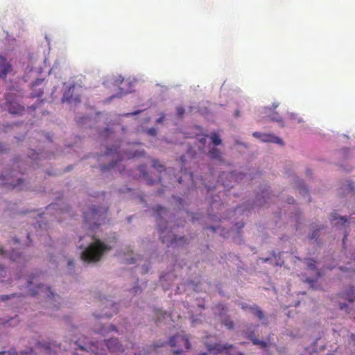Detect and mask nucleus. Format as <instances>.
<instances>
[{"label":"nucleus","instance_id":"obj_1","mask_svg":"<svg viewBox=\"0 0 355 355\" xmlns=\"http://www.w3.org/2000/svg\"><path fill=\"white\" fill-rule=\"evenodd\" d=\"M89 237L92 243L82 252L81 259L87 263L96 262L100 260L103 253L111 248L99 239H94V236Z\"/></svg>","mask_w":355,"mask_h":355},{"label":"nucleus","instance_id":"obj_2","mask_svg":"<svg viewBox=\"0 0 355 355\" xmlns=\"http://www.w3.org/2000/svg\"><path fill=\"white\" fill-rule=\"evenodd\" d=\"M24 279L26 282V295L35 296L37 295L44 293L48 298H51L54 296L49 287H46L43 284H41L40 281L42 277L40 275H31L28 277H25Z\"/></svg>","mask_w":355,"mask_h":355},{"label":"nucleus","instance_id":"obj_3","mask_svg":"<svg viewBox=\"0 0 355 355\" xmlns=\"http://www.w3.org/2000/svg\"><path fill=\"white\" fill-rule=\"evenodd\" d=\"M107 212V209H98L96 207H92L87 211L83 212L85 221L91 225L92 224L95 226H98L102 223V220L105 219V215Z\"/></svg>","mask_w":355,"mask_h":355},{"label":"nucleus","instance_id":"obj_4","mask_svg":"<svg viewBox=\"0 0 355 355\" xmlns=\"http://www.w3.org/2000/svg\"><path fill=\"white\" fill-rule=\"evenodd\" d=\"M168 344L171 347L177 348L173 349L175 354H180L182 352V347H184L186 349H189L191 347L189 338L182 331L171 336L169 338Z\"/></svg>","mask_w":355,"mask_h":355},{"label":"nucleus","instance_id":"obj_5","mask_svg":"<svg viewBox=\"0 0 355 355\" xmlns=\"http://www.w3.org/2000/svg\"><path fill=\"white\" fill-rule=\"evenodd\" d=\"M238 178V174L230 172H223L218 178L217 187L221 185L224 189H229L233 187L232 182Z\"/></svg>","mask_w":355,"mask_h":355},{"label":"nucleus","instance_id":"obj_6","mask_svg":"<svg viewBox=\"0 0 355 355\" xmlns=\"http://www.w3.org/2000/svg\"><path fill=\"white\" fill-rule=\"evenodd\" d=\"M165 230H160L159 235L162 243H167L168 246L176 245L179 242L182 243L184 241V237L178 239L177 236L172 234L171 232H168L166 234H165Z\"/></svg>","mask_w":355,"mask_h":355},{"label":"nucleus","instance_id":"obj_7","mask_svg":"<svg viewBox=\"0 0 355 355\" xmlns=\"http://www.w3.org/2000/svg\"><path fill=\"white\" fill-rule=\"evenodd\" d=\"M99 345H102L101 343H99L98 341L94 343L91 342L89 343H85L84 345H80L79 347L80 349H84L87 352H91L95 354H101V355H105L104 349H99Z\"/></svg>","mask_w":355,"mask_h":355},{"label":"nucleus","instance_id":"obj_8","mask_svg":"<svg viewBox=\"0 0 355 355\" xmlns=\"http://www.w3.org/2000/svg\"><path fill=\"white\" fill-rule=\"evenodd\" d=\"M105 344L110 352H122L123 349L119 340L115 338L105 340Z\"/></svg>","mask_w":355,"mask_h":355},{"label":"nucleus","instance_id":"obj_9","mask_svg":"<svg viewBox=\"0 0 355 355\" xmlns=\"http://www.w3.org/2000/svg\"><path fill=\"white\" fill-rule=\"evenodd\" d=\"M11 65L3 56H0V78L6 77L8 72L11 71Z\"/></svg>","mask_w":355,"mask_h":355},{"label":"nucleus","instance_id":"obj_10","mask_svg":"<svg viewBox=\"0 0 355 355\" xmlns=\"http://www.w3.org/2000/svg\"><path fill=\"white\" fill-rule=\"evenodd\" d=\"M8 112L12 114H22L25 110L24 106L17 102H9L7 105Z\"/></svg>","mask_w":355,"mask_h":355},{"label":"nucleus","instance_id":"obj_11","mask_svg":"<svg viewBox=\"0 0 355 355\" xmlns=\"http://www.w3.org/2000/svg\"><path fill=\"white\" fill-rule=\"evenodd\" d=\"M0 255L4 257H8L9 259L12 261L21 262V260L23 259L21 254L15 250H12L11 252L8 253L4 250L3 248H0Z\"/></svg>","mask_w":355,"mask_h":355},{"label":"nucleus","instance_id":"obj_12","mask_svg":"<svg viewBox=\"0 0 355 355\" xmlns=\"http://www.w3.org/2000/svg\"><path fill=\"white\" fill-rule=\"evenodd\" d=\"M245 335L246 337L249 338L254 345H259L261 348H265L267 347V344L266 342L261 341L254 336V331H251L249 329H248L245 331Z\"/></svg>","mask_w":355,"mask_h":355},{"label":"nucleus","instance_id":"obj_13","mask_svg":"<svg viewBox=\"0 0 355 355\" xmlns=\"http://www.w3.org/2000/svg\"><path fill=\"white\" fill-rule=\"evenodd\" d=\"M261 141L263 142H271L283 145V141L278 137H276L271 134H263Z\"/></svg>","mask_w":355,"mask_h":355},{"label":"nucleus","instance_id":"obj_14","mask_svg":"<svg viewBox=\"0 0 355 355\" xmlns=\"http://www.w3.org/2000/svg\"><path fill=\"white\" fill-rule=\"evenodd\" d=\"M305 261L307 266V268L313 271L317 277H320V272L319 270L316 268V261L314 259L310 258L306 259Z\"/></svg>","mask_w":355,"mask_h":355},{"label":"nucleus","instance_id":"obj_15","mask_svg":"<svg viewBox=\"0 0 355 355\" xmlns=\"http://www.w3.org/2000/svg\"><path fill=\"white\" fill-rule=\"evenodd\" d=\"M347 218L345 216H339L336 211H334L331 215V221L333 223L334 221L338 220L334 223L335 225L338 224L344 225L347 222Z\"/></svg>","mask_w":355,"mask_h":355},{"label":"nucleus","instance_id":"obj_16","mask_svg":"<svg viewBox=\"0 0 355 355\" xmlns=\"http://www.w3.org/2000/svg\"><path fill=\"white\" fill-rule=\"evenodd\" d=\"M208 156L211 159H222L221 152L216 147L212 148L208 152Z\"/></svg>","mask_w":355,"mask_h":355},{"label":"nucleus","instance_id":"obj_17","mask_svg":"<svg viewBox=\"0 0 355 355\" xmlns=\"http://www.w3.org/2000/svg\"><path fill=\"white\" fill-rule=\"evenodd\" d=\"M114 150V153H116V159L114 161H112L111 163H110L108 166H101L102 171H105V170L114 169L116 166L118 162L121 160V159H119L120 156L119 153L116 152L117 149L115 148Z\"/></svg>","mask_w":355,"mask_h":355},{"label":"nucleus","instance_id":"obj_18","mask_svg":"<svg viewBox=\"0 0 355 355\" xmlns=\"http://www.w3.org/2000/svg\"><path fill=\"white\" fill-rule=\"evenodd\" d=\"M145 155L144 150H130L127 153L126 157L128 159L142 157Z\"/></svg>","mask_w":355,"mask_h":355},{"label":"nucleus","instance_id":"obj_19","mask_svg":"<svg viewBox=\"0 0 355 355\" xmlns=\"http://www.w3.org/2000/svg\"><path fill=\"white\" fill-rule=\"evenodd\" d=\"M250 311L254 315H255L260 320L263 319L264 317L263 311L256 304H254L252 307H250Z\"/></svg>","mask_w":355,"mask_h":355},{"label":"nucleus","instance_id":"obj_20","mask_svg":"<svg viewBox=\"0 0 355 355\" xmlns=\"http://www.w3.org/2000/svg\"><path fill=\"white\" fill-rule=\"evenodd\" d=\"M153 210L156 213L157 221L161 219L162 215L166 214L167 212L166 209L164 207H162L159 205L153 208Z\"/></svg>","mask_w":355,"mask_h":355},{"label":"nucleus","instance_id":"obj_21","mask_svg":"<svg viewBox=\"0 0 355 355\" xmlns=\"http://www.w3.org/2000/svg\"><path fill=\"white\" fill-rule=\"evenodd\" d=\"M9 355H35L33 350L31 348L28 351L21 352L20 354L16 351L15 348H11L8 352H6Z\"/></svg>","mask_w":355,"mask_h":355},{"label":"nucleus","instance_id":"obj_22","mask_svg":"<svg viewBox=\"0 0 355 355\" xmlns=\"http://www.w3.org/2000/svg\"><path fill=\"white\" fill-rule=\"evenodd\" d=\"M145 170H146L145 166H140L139 167V171L142 173L143 177L146 179L147 184L149 185L153 184L155 181L153 179L148 178V174Z\"/></svg>","mask_w":355,"mask_h":355},{"label":"nucleus","instance_id":"obj_23","mask_svg":"<svg viewBox=\"0 0 355 355\" xmlns=\"http://www.w3.org/2000/svg\"><path fill=\"white\" fill-rule=\"evenodd\" d=\"M211 141L214 146H219L222 144V140L216 132H212L210 136Z\"/></svg>","mask_w":355,"mask_h":355},{"label":"nucleus","instance_id":"obj_24","mask_svg":"<svg viewBox=\"0 0 355 355\" xmlns=\"http://www.w3.org/2000/svg\"><path fill=\"white\" fill-rule=\"evenodd\" d=\"M166 344L165 342H158L156 343H154L152 345H150L147 347L146 349H144V351H146V353H149L150 351L156 350L157 348L163 347Z\"/></svg>","mask_w":355,"mask_h":355},{"label":"nucleus","instance_id":"obj_25","mask_svg":"<svg viewBox=\"0 0 355 355\" xmlns=\"http://www.w3.org/2000/svg\"><path fill=\"white\" fill-rule=\"evenodd\" d=\"M21 182V179L18 178L17 183H14L12 180H10V182L5 183L4 185L8 188L13 189L17 188L19 186Z\"/></svg>","mask_w":355,"mask_h":355},{"label":"nucleus","instance_id":"obj_26","mask_svg":"<svg viewBox=\"0 0 355 355\" xmlns=\"http://www.w3.org/2000/svg\"><path fill=\"white\" fill-rule=\"evenodd\" d=\"M153 167L156 168L159 172H162L165 169L164 166L161 164L157 159L153 161Z\"/></svg>","mask_w":355,"mask_h":355},{"label":"nucleus","instance_id":"obj_27","mask_svg":"<svg viewBox=\"0 0 355 355\" xmlns=\"http://www.w3.org/2000/svg\"><path fill=\"white\" fill-rule=\"evenodd\" d=\"M28 157L31 159L35 160V159L40 158L42 157V154L37 153L35 150H31L30 152L28 153Z\"/></svg>","mask_w":355,"mask_h":355},{"label":"nucleus","instance_id":"obj_28","mask_svg":"<svg viewBox=\"0 0 355 355\" xmlns=\"http://www.w3.org/2000/svg\"><path fill=\"white\" fill-rule=\"evenodd\" d=\"M223 324L229 329H234V322L230 319H225L223 322Z\"/></svg>","mask_w":355,"mask_h":355},{"label":"nucleus","instance_id":"obj_29","mask_svg":"<svg viewBox=\"0 0 355 355\" xmlns=\"http://www.w3.org/2000/svg\"><path fill=\"white\" fill-rule=\"evenodd\" d=\"M39 347H42L44 349H45L46 352H49L51 349V345L54 346V344L47 343H37V344Z\"/></svg>","mask_w":355,"mask_h":355},{"label":"nucleus","instance_id":"obj_30","mask_svg":"<svg viewBox=\"0 0 355 355\" xmlns=\"http://www.w3.org/2000/svg\"><path fill=\"white\" fill-rule=\"evenodd\" d=\"M270 119L273 121H277V122H282V116L277 113V112H274L272 116H270Z\"/></svg>","mask_w":355,"mask_h":355},{"label":"nucleus","instance_id":"obj_31","mask_svg":"<svg viewBox=\"0 0 355 355\" xmlns=\"http://www.w3.org/2000/svg\"><path fill=\"white\" fill-rule=\"evenodd\" d=\"M354 294V288H352L350 289V293H345L344 295H345V298L349 300V302H353L354 301V299L352 297V296Z\"/></svg>","mask_w":355,"mask_h":355},{"label":"nucleus","instance_id":"obj_32","mask_svg":"<svg viewBox=\"0 0 355 355\" xmlns=\"http://www.w3.org/2000/svg\"><path fill=\"white\" fill-rule=\"evenodd\" d=\"M345 189L346 191H347L349 193V192H354L355 193V191H354V184L351 182H349L347 183V184L345 186Z\"/></svg>","mask_w":355,"mask_h":355},{"label":"nucleus","instance_id":"obj_33","mask_svg":"<svg viewBox=\"0 0 355 355\" xmlns=\"http://www.w3.org/2000/svg\"><path fill=\"white\" fill-rule=\"evenodd\" d=\"M184 114V107L179 106L176 107V114L178 116L181 117Z\"/></svg>","mask_w":355,"mask_h":355},{"label":"nucleus","instance_id":"obj_34","mask_svg":"<svg viewBox=\"0 0 355 355\" xmlns=\"http://www.w3.org/2000/svg\"><path fill=\"white\" fill-rule=\"evenodd\" d=\"M6 275V269L0 265V281L3 282V278H5Z\"/></svg>","mask_w":355,"mask_h":355},{"label":"nucleus","instance_id":"obj_35","mask_svg":"<svg viewBox=\"0 0 355 355\" xmlns=\"http://www.w3.org/2000/svg\"><path fill=\"white\" fill-rule=\"evenodd\" d=\"M15 295V294L11 295H1L0 299L2 301H6V300L10 299L12 297H14Z\"/></svg>","mask_w":355,"mask_h":355},{"label":"nucleus","instance_id":"obj_36","mask_svg":"<svg viewBox=\"0 0 355 355\" xmlns=\"http://www.w3.org/2000/svg\"><path fill=\"white\" fill-rule=\"evenodd\" d=\"M252 135L254 137H256V138H257V139H260L261 141L262 137H263V134L262 133L259 132H253Z\"/></svg>","mask_w":355,"mask_h":355},{"label":"nucleus","instance_id":"obj_37","mask_svg":"<svg viewBox=\"0 0 355 355\" xmlns=\"http://www.w3.org/2000/svg\"><path fill=\"white\" fill-rule=\"evenodd\" d=\"M62 101L71 102V98L68 96L67 93L64 94Z\"/></svg>","mask_w":355,"mask_h":355},{"label":"nucleus","instance_id":"obj_38","mask_svg":"<svg viewBox=\"0 0 355 355\" xmlns=\"http://www.w3.org/2000/svg\"><path fill=\"white\" fill-rule=\"evenodd\" d=\"M43 94V91L42 90H40L36 94H32L31 96L32 97L35 98V97H41Z\"/></svg>","mask_w":355,"mask_h":355},{"label":"nucleus","instance_id":"obj_39","mask_svg":"<svg viewBox=\"0 0 355 355\" xmlns=\"http://www.w3.org/2000/svg\"><path fill=\"white\" fill-rule=\"evenodd\" d=\"M241 308L243 309V310H250V307H252V306H250L245 303H243L241 304Z\"/></svg>","mask_w":355,"mask_h":355},{"label":"nucleus","instance_id":"obj_40","mask_svg":"<svg viewBox=\"0 0 355 355\" xmlns=\"http://www.w3.org/2000/svg\"><path fill=\"white\" fill-rule=\"evenodd\" d=\"M141 112V110H137V111H135V112H130V113H127L125 114H124V116H132V115H137L138 114H139Z\"/></svg>","mask_w":355,"mask_h":355},{"label":"nucleus","instance_id":"obj_41","mask_svg":"<svg viewBox=\"0 0 355 355\" xmlns=\"http://www.w3.org/2000/svg\"><path fill=\"white\" fill-rule=\"evenodd\" d=\"M164 118H165V116H164V115L163 114L162 116H160L159 119H157L156 122H157V123H162V122L164 121Z\"/></svg>","mask_w":355,"mask_h":355},{"label":"nucleus","instance_id":"obj_42","mask_svg":"<svg viewBox=\"0 0 355 355\" xmlns=\"http://www.w3.org/2000/svg\"><path fill=\"white\" fill-rule=\"evenodd\" d=\"M105 154L107 156L112 155L113 150L112 148H108Z\"/></svg>","mask_w":355,"mask_h":355},{"label":"nucleus","instance_id":"obj_43","mask_svg":"<svg viewBox=\"0 0 355 355\" xmlns=\"http://www.w3.org/2000/svg\"><path fill=\"white\" fill-rule=\"evenodd\" d=\"M317 231H318V230H315V231L313 232V234H312V235H311V239H315V238H316V237H317V236H318Z\"/></svg>","mask_w":355,"mask_h":355},{"label":"nucleus","instance_id":"obj_44","mask_svg":"<svg viewBox=\"0 0 355 355\" xmlns=\"http://www.w3.org/2000/svg\"><path fill=\"white\" fill-rule=\"evenodd\" d=\"M199 141H200V143H202V144H205V142H206V138H205V137H202V138H200V139H199Z\"/></svg>","mask_w":355,"mask_h":355},{"label":"nucleus","instance_id":"obj_45","mask_svg":"<svg viewBox=\"0 0 355 355\" xmlns=\"http://www.w3.org/2000/svg\"><path fill=\"white\" fill-rule=\"evenodd\" d=\"M105 331V329L104 327H101V329L98 331V332L101 334H104Z\"/></svg>","mask_w":355,"mask_h":355},{"label":"nucleus","instance_id":"obj_46","mask_svg":"<svg viewBox=\"0 0 355 355\" xmlns=\"http://www.w3.org/2000/svg\"><path fill=\"white\" fill-rule=\"evenodd\" d=\"M109 330L110 331H116V327H114L113 325H110L109 327Z\"/></svg>","mask_w":355,"mask_h":355},{"label":"nucleus","instance_id":"obj_47","mask_svg":"<svg viewBox=\"0 0 355 355\" xmlns=\"http://www.w3.org/2000/svg\"><path fill=\"white\" fill-rule=\"evenodd\" d=\"M55 204H51L50 205L49 207H48V209H55Z\"/></svg>","mask_w":355,"mask_h":355},{"label":"nucleus","instance_id":"obj_48","mask_svg":"<svg viewBox=\"0 0 355 355\" xmlns=\"http://www.w3.org/2000/svg\"><path fill=\"white\" fill-rule=\"evenodd\" d=\"M347 305L345 304H340V309H345L346 308Z\"/></svg>","mask_w":355,"mask_h":355},{"label":"nucleus","instance_id":"obj_49","mask_svg":"<svg viewBox=\"0 0 355 355\" xmlns=\"http://www.w3.org/2000/svg\"><path fill=\"white\" fill-rule=\"evenodd\" d=\"M4 150L3 145L0 142V153Z\"/></svg>","mask_w":355,"mask_h":355},{"label":"nucleus","instance_id":"obj_50","mask_svg":"<svg viewBox=\"0 0 355 355\" xmlns=\"http://www.w3.org/2000/svg\"><path fill=\"white\" fill-rule=\"evenodd\" d=\"M347 234H345V235L344 236V238H343V245H345V241L347 240Z\"/></svg>","mask_w":355,"mask_h":355},{"label":"nucleus","instance_id":"obj_51","mask_svg":"<svg viewBox=\"0 0 355 355\" xmlns=\"http://www.w3.org/2000/svg\"><path fill=\"white\" fill-rule=\"evenodd\" d=\"M112 315V314H107V313L101 315V317L106 316L107 318H110Z\"/></svg>","mask_w":355,"mask_h":355},{"label":"nucleus","instance_id":"obj_52","mask_svg":"<svg viewBox=\"0 0 355 355\" xmlns=\"http://www.w3.org/2000/svg\"><path fill=\"white\" fill-rule=\"evenodd\" d=\"M237 225H238V228H239V229H241V228H243V227L244 224H243V223H241V224H239V223H238V224H237Z\"/></svg>","mask_w":355,"mask_h":355},{"label":"nucleus","instance_id":"obj_53","mask_svg":"<svg viewBox=\"0 0 355 355\" xmlns=\"http://www.w3.org/2000/svg\"><path fill=\"white\" fill-rule=\"evenodd\" d=\"M301 192H303V193H306V194H308V191H307V189H305V188L302 189V191H301Z\"/></svg>","mask_w":355,"mask_h":355},{"label":"nucleus","instance_id":"obj_54","mask_svg":"<svg viewBox=\"0 0 355 355\" xmlns=\"http://www.w3.org/2000/svg\"><path fill=\"white\" fill-rule=\"evenodd\" d=\"M340 269L343 271L349 270V268H347V267H340Z\"/></svg>","mask_w":355,"mask_h":355},{"label":"nucleus","instance_id":"obj_55","mask_svg":"<svg viewBox=\"0 0 355 355\" xmlns=\"http://www.w3.org/2000/svg\"><path fill=\"white\" fill-rule=\"evenodd\" d=\"M68 265H69V266H73V262L72 261H68Z\"/></svg>","mask_w":355,"mask_h":355},{"label":"nucleus","instance_id":"obj_56","mask_svg":"<svg viewBox=\"0 0 355 355\" xmlns=\"http://www.w3.org/2000/svg\"><path fill=\"white\" fill-rule=\"evenodd\" d=\"M293 202H294L293 198H291L288 199V203H292Z\"/></svg>","mask_w":355,"mask_h":355},{"label":"nucleus","instance_id":"obj_57","mask_svg":"<svg viewBox=\"0 0 355 355\" xmlns=\"http://www.w3.org/2000/svg\"><path fill=\"white\" fill-rule=\"evenodd\" d=\"M306 281L307 282H309V283H313V282H314L313 280H311V279H309V278H307V279H306Z\"/></svg>","mask_w":355,"mask_h":355},{"label":"nucleus","instance_id":"obj_58","mask_svg":"<svg viewBox=\"0 0 355 355\" xmlns=\"http://www.w3.org/2000/svg\"><path fill=\"white\" fill-rule=\"evenodd\" d=\"M277 107H278V104H275V103H273V105H272V108H273V109H275V108H277Z\"/></svg>","mask_w":355,"mask_h":355},{"label":"nucleus","instance_id":"obj_59","mask_svg":"<svg viewBox=\"0 0 355 355\" xmlns=\"http://www.w3.org/2000/svg\"><path fill=\"white\" fill-rule=\"evenodd\" d=\"M6 354V351H1L0 352V355H5Z\"/></svg>","mask_w":355,"mask_h":355},{"label":"nucleus","instance_id":"obj_60","mask_svg":"<svg viewBox=\"0 0 355 355\" xmlns=\"http://www.w3.org/2000/svg\"><path fill=\"white\" fill-rule=\"evenodd\" d=\"M2 179H7L8 180H10V178H7L6 176H2Z\"/></svg>","mask_w":355,"mask_h":355},{"label":"nucleus","instance_id":"obj_61","mask_svg":"<svg viewBox=\"0 0 355 355\" xmlns=\"http://www.w3.org/2000/svg\"><path fill=\"white\" fill-rule=\"evenodd\" d=\"M351 338H352V340H354V339H355V335H354V334H352V335H351Z\"/></svg>","mask_w":355,"mask_h":355},{"label":"nucleus","instance_id":"obj_62","mask_svg":"<svg viewBox=\"0 0 355 355\" xmlns=\"http://www.w3.org/2000/svg\"><path fill=\"white\" fill-rule=\"evenodd\" d=\"M209 228L211 229L213 231H216V228L214 227H209Z\"/></svg>","mask_w":355,"mask_h":355},{"label":"nucleus","instance_id":"obj_63","mask_svg":"<svg viewBox=\"0 0 355 355\" xmlns=\"http://www.w3.org/2000/svg\"><path fill=\"white\" fill-rule=\"evenodd\" d=\"M352 259H353L354 262H355V254H353Z\"/></svg>","mask_w":355,"mask_h":355},{"label":"nucleus","instance_id":"obj_64","mask_svg":"<svg viewBox=\"0 0 355 355\" xmlns=\"http://www.w3.org/2000/svg\"><path fill=\"white\" fill-rule=\"evenodd\" d=\"M235 115H236V116H239V111H236V112H235Z\"/></svg>","mask_w":355,"mask_h":355}]
</instances>
